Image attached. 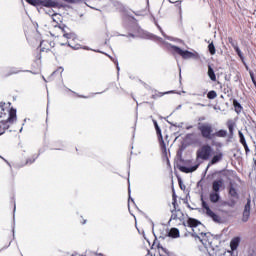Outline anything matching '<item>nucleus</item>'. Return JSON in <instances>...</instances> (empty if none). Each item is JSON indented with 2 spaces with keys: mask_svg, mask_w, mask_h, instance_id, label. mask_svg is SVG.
<instances>
[{
  "mask_svg": "<svg viewBox=\"0 0 256 256\" xmlns=\"http://www.w3.org/2000/svg\"><path fill=\"white\" fill-rule=\"evenodd\" d=\"M197 130L200 133V137L205 141H213L217 137L225 138L227 137V130L220 129L215 132V127L211 123H198Z\"/></svg>",
  "mask_w": 256,
  "mask_h": 256,
  "instance_id": "nucleus-1",
  "label": "nucleus"
},
{
  "mask_svg": "<svg viewBox=\"0 0 256 256\" xmlns=\"http://www.w3.org/2000/svg\"><path fill=\"white\" fill-rule=\"evenodd\" d=\"M59 29H61L63 37L67 39L68 47H71V49H79L81 47V45L73 43L77 39V34L73 33L69 27L59 26Z\"/></svg>",
  "mask_w": 256,
  "mask_h": 256,
  "instance_id": "nucleus-2",
  "label": "nucleus"
},
{
  "mask_svg": "<svg viewBox=\"0 0 256 256\" xmlns=\"http://www.w3.org/2000/svg\"><path fill=\"white\" fill-rule=\"evenodd\" d=\"M213 151V148H211V145L205 144L196 152V161H199L201 159L202 161H209V157H211V153Z\"/></svg>",
  "mask_w": 256,
  "mask_h": 256,
  "instance_id": "nucleus-3",
  "label": "nucleus"
},
{
  "mask_svg": "<svg viewBox=\"0 0 256 256\" xmlns=\"http://www.w3.org/2000/svg\"><path fill=\"white\" fill-rule=\"evenodd\" d=\"M170 51H172L173 55H179L182 59H193L195 54L189 50H183L175 45H170Z\"/></svg>",
  "mask_w": 256,
  "mask_h": 256,
  "instance_id": "nucleus-4",
  "label": "nucleus"
},
{
  "mask_svg": "<svg viewBox=\"0 0 256 256\" xmlns=\"http://www.w3.org/2000/svg\"><path fill=\"white\" fill-rule=\"evenodd\" d=\"M202 207H203V209H205L206 215L208 217H210V219L215 221V223H219V221H221V217H219V215L215 214V212H213V210H211V208L209 207V204H207V202L202 201Z\"/></svg>",
  "mask_w": 256,
  "mask_h": 256,
  "instance_id": "nucleus-5",
  "label": "nucleus"
},
{
  "mask_svg": "<svg viewBox=\"0 0 256 256\" xmlns=\"http://www.w3.org/2000/svg\"><path fill=\"white\" fill-rule=\"evenodd\" d=\"M187 141H189L190 145H196L200 146L202 141H201V135L197 133H189L186 135Z\"/></svg>",
  "mask_w": 256,
  "mask_h": 256,
  "instance_id": "nucleus-6",
  "label": "nucleus"
},
{
  "mask_svg": "<svg viewBox=\"0 0 256 256\" xmlns=\"http://www.w3.org/2000/svg\"><path fill=\"white\" fill-rule=\"evenodd\" d=\"M228 195L230 197H232V199H236L238 201V199H239V191L237 190V183L229 182V185H228Z\"/></svg>",
  "mask_w": 256,
  "mask_h": 256,
  "instance_id": "nucleus-7",
  "label": "nucleus"
},
{
  "mask_svg": "<svg viewBox=\"0 0 256 256\" xmlns=\"http://www.w3.org/2000/svg\"><path fill=\"white\" fill-rule=\"evenodd\" d=\"M53 47H55V42L53 41L43 40L40 42V51L42 53H49Z\"/></svg>",
  "mask_w": 256,
  "mask_h": 256,
  "instance_id": "nucleus-8",
  "label": "nucleus"
},
{
  "mask_svg": "<svg viewBox=\"0 0 256 256\" xmlns=\"http://www.w3.org/2000/svg\"><path fill=\"white\" fill-rule=\"evenodd\" d=\"M156 129V133L159 139V143H160V149L162 151V154L167 157V146L165 145V140H163V134H161V128H155Z\"/></svg>",
  "mask_w": 256,
  "mask_h": 256,
  "instance_id": "nucleus-9",
  "label": "nucleus"
},
{
  "mask_svg": "<svg viewBox=\"0 0 256 256\" xmlns=\"http://www.w3.org/2000/svg\"><path fill=\"white\" fill-rule=\"evenodd\" d=\"M221 189H225V181L220 178L212 182V191L215 193H221Z\"/></svg>",
  "mask_w": 256,
  "mask_h": 256,
  "instance_id": "nucleus-10",
  "label": "nucleus"
},
{
  "mask_svg": "<svg viewBox=\"0 0 256 256\" xmlns=\"http://www.w3.org/2000/svg\"><path fill=\"white\" fill-rule=\"evenodd\" d=\"M228 42L233 47L234 51H236L238 57H240V59H243V52H241V49H239V44L237 43V40L233 39V37H228Z\"/></svg>",
  "mask_w": 256,
  "mask_h": 256,
  "instance_id": "nucleus-11",
  "label": "nucleus"
},
{
  "mask_svg": "<svg viewBox=\"0 0 256 256\" xmlns=\"http://www.w3.org/2000/svg\"><path fill=\"white\" fill-rule=\"evenodd\" d=\"M5 121L10 126L13 125L14 121H17V110L15 108L9 110V117Z\"/></svg>",
  "mask_w": 256,
  "mask_h": 256,
  "instance_id": "nucleus-12",
  "label": "nucleus"
},
{
  "mask_svg": "<svg viewBox=\"0 0 256 256\" xmlns=\"http://www.w3.org/2000/svg\"><path fill=\"white\" fill-rule=\"evenodd\" d=\"M221 161H223V154L222 152H217L208 163V167H211V165H217V163Z\"/></svg>",
  "mask_w": 256,
  "mask_h": 256,
  "instance_id": "nucleus-13",
  "label": "nucleus"
},
{
  "mask_svg": "<svg viewBox=\"0 0 256 256\" xmlns=\"http://www.w3.org/2000/svg\"><path fill=\"white\" fill-rule=\"evenodd\" d=\"M62 20H63V17L61 16V14L54 13L52 15L53 27H61Z\"/></svg>",
  "mask_w": 256,
  "mask_h": 256,
  "instance_id": "nucleus-14",
  "label": "nucleus"
},
{
  "mask_svg": "<svg viewBox=\"0 0 256 256\" xmlns=\"http://www.w3.org/2000/svg\"><path fill=\"white\" fill-rule=\"evenodd\" d=\"M42 7H59V3L55 0H40Z\"/></svg>",
  "mask_w": 256,
  "mask_h": 256,
  "instance_id": "nucleus-15",
  "label": "nucleus"
},
{
  "mask_svg": "<svg viewBox=\"0 0 256 256\" xmlns=\"http://www.w3.org/2000/svg\"><path fill=\"white\" fill-rule=\"evenodd\" d=\"M199 165H201L200 163L191 166V167H185V166H181L179 168L180 171H182V173H193L194 171H197V169H199Z\"/></svg>",
  "mask_w": 256,
  "mask_h": 256,
  "instance_id": "nucleus-16",
  "label": "nucleus"
},
{
  "mask_svg": "<svg viewBox=\"0 0 256 256\" xmlns=\"http://www.w3.org/2000/svg\"><path fill=\"white\" fill-rule=\"evenodd\" d=\"M241 243L240 237H234L230 241V249L231 251H237V248L239 247V244Z\"/></svg>",
  "mask_w": 256,
  "mask_h": 256,
  "instance_id": "nucleus-17",
  "label": "nucleus"
},
{
  "mask_svg": "<svg viewBox=\"0 0 256 256\" xmlns=\"http://www.w3.org/2000/svg\"><path fill=\"white\" fill-rule=\"evenodd\" d=\"M219 199H221V196L219 195V192H211L209 195V200L211 203H219Z\"/></svg>",
  "mask_w": 256,
  "mask_h": 256,
  "instance_id": "nucleus-18",
  "label": "nucleus"
},
{
  "mask_svg": "<svg viewBox=\"0 0 256 256\" xmlns=\"http://www.w3.org/2000/svg\"><path fill=\"white\" fill-rule=\"evenodd\" d=\"M187 225L191 227V229H195V227L201 225V222L195 218H188Z\"/></svg>",
  "mask_w": 256,
  "mask_h": 256,
  "instance_id": "nucleus-19",
  "label": "nucleus"
},
{
  "mask_svg": "<svg viewBox=\"0 0 256 256\" xmlns=\"http://www.w3.org/2000/svg\"><path fill=\"white\" fill-rule=\"evenodd\" d=\"M233 107H234V111H235V113H237V115H239V113H241L243 111V106H241V103H239V101H237V99L233 100Z\"/></svg>",
  "mask_w": 256,
  "mask_h": 256,
  "instance_id": "nucleus-20",
  "label": "nucleus"
},
{
  "mask_svg": "<svg viewBox=\"0 0 256 256\" xmlns=\"http://www.w3.org/2000/svg\"><path fill=\"white\" fill-rule=\"evenodd\" d=\"M180 233H179V229L177 228H171L169 233H168V237H172V239H177L179 238Z\"/></svg>",
  "mask_w": 256,
  "mask_h": 256,
  "instance_id": "nucleus-21",
  "label": "nucleus"
},
{
  "mask_svg": "<svg viewBox=\"0 0 256 256\" xmlns=\"http://www.w3.org/2000/svg\"><path fill=\"white\" fill-rule=\"evenodd\" d=\"M9 127L10 125L6 122V120L0 121V135H3V133L9 129Z\"/></svg>",
  "mask_w": 256,
  "mask_h": 256,
  "instance_id": "nucleus-22",
  "label": "nucleus"
},
{
  "mask_svg": "<svg viewBox=\"0 0 256 256\" xmlns=\"http://www.w3.org/2000/svg\"><path fill=\"white\" fill-rule=\"evenodd\" d=\"M208 77L212 81H217V76L215 75V71L213 70V67H211V65H208Z\"/></svg>",
  "mask_w": 256,
  "mask_h": 256,
  "instance_id": "nucleus-23",
  "label": "nucleus"
},
{
  "mask_svg": "<svg viewBox=\"0 0 256 256\" xmlns=\"http://www.w3.org/2000/svg\"><path fill=\"white\" fill-rule=\"evenodd\" d=\"M226 125H227V128H228V130H229L230 135H233V131H234V129H235V121H233V120H228V121L226 122Z\"/></svg>",
  "mask_w": 256,
  "mask_h": 256,
  "instance_id": "nucleus-24",
  "label": "nucleus"
},
{
  "mask_svg": "<svg viewBox=\"0 0 256 256\" xmlns=\"http://www.w3.org/2000/svg\"><path fill=\"white\" fill-rule=\"evenodd\" d=\"M41 53H43V51H41V48H37L34 53H33V57L35 61H41Z\"/></svg>",
  "mask_w": 256,
  "mask_h": 256,
  "instance_id": "nucleus-25",
  "label": "nucleus"
},
{
  "mask_svg": "<svg viewBox=\"0 0 256 256\" xmlns=\"http://www.w3.org/2000/svg\"><path fill=\"white\" fill-rule=\"evenodd\" d=\"M17 74V71L14 70H5L2 74V79H7V77H11V75Z\"/></svg>",
  "mask_w": 256,
  "mask_h": 256,
  "instance_id": "nucleus-26",
  "label": "nucleus"
},
{
  "mask_svg": "<svg viewBox=\"0 0 256 256\" xmlns=\"http://www.w3.org/2000/svg\"><path fill=\"white\" fill-rule=\"evenodd\" d=\"M157 249L160 253V256H163L164 255L163 253H165V255H169V252L163 246H161L160 243L157 244Z\"/></svg>",
  "mask_w": 256,
  "mask_h": 256,
  "instance_id": "nucleus-27",
  "label": "nucleus"
},
{
  "mask_svg": "<svg viewBox=\"0 0 256 256\" xmlns=\"http://www.w3.org/2000/svg\"><path fill=\"white\" fill-rule=\"evenodd\" d=\"M208 51H209L210 55H215V53H217V50L215 49V44H213V42H211L208 45Z\"/></svg>",
  "mask_w": 256,
  "mask_h": 256,
  "instance_id": "nucleus-28",
  "label": "nucleus"
},
{
  "mask_svg": "<svg viewBox=\"0 0 256 256\" xmlns=\"http://www.w3.org/2000/svg\"><path fill=\"white\" fill-rule=\"evenodd\" d=\"M163 95H167V92H155L151 95V99H159L163 97Z\"/></svg>",
  "mask_w": 256,
  "mask_h": 256,
  "instance_id": "nucleus-29",
  "label": "nucleus"
},
{
  "mask_svg": "<svg viewBox=\"0 0 256 256\" xmlns=\"http://www.w3.org/2000/svg\"><path fill=\"white\" fill-rule=\"evenodd\" d=\"M222 205H227L228 207H235L237 205V200L230 199L229 202H223Z\"/></svg>",
  "mask_w": 256,
  "mask_h": 256,
  "instance_id": "nucleus-30",
  "label": "nucleus"
},
{
  "mask_svg": "<svg viewBox=\"0 0 256 256\" xmlns=\"http://www.w3.org/2000/svg\"><path fill=\"white\" fill-rule=\"evenodd\" d=\"M250 215H251V211H249V210H244V211H243V218H242V221H244V222L249 221Z\"/></svg>",
  "mask_w": 256,
  "mask_h": 256,
  "instance_id": "nucleus-31",
  "label": "nucleus"
},
{
  "mask_svg": "<svg viewBox=\"0 0 256 256\" xmlns=\"http://www.w3.org/2000/svg\"><path fill=\"white\" fill-rule=\"evenodd\" d=\"M29 5H33V7H39L41 0H25Z\"/></svg>",
  "mask_w": 256,
  "mask_h": 256,
  "instance_id": "nucleus-32",
  "label": "nucleus"
},
{
  "mask_svg": "<svg viewBox=\"0 0 256 256\" xmlns=\"http://www.w3.org/2000/svg\"><path fill=\"white\" fill-rule=\"evenodd\" d=\"M208 99H217V92L215 90L209 91L207 93Z\"/></svg>",
  "mask_w": 256,
  "mask_h": 256,
  "instance_id": "nucleus-33",
  "label": "nucleus"
},
{
  "mask_svg": "<svg viewBox=\"0 0 256 256\" xmlns=\"http://www.w3.org/2000/svg\"><path fill=\"white\" fill-rule=\"evenodd\" d=\"M238 135L241 145H247V141L245 140V135H243V132L239 131Z\"/></svg>",
  "mask_w": 256,
  "mask_h": 256,
  "instance_id": "nucleus-34",
  "label": "nucleus"
},
{
  "mask_svg": "<svg viewBox=\"0 0 256 256\" xmlns=\"http://www.w3.org/2000/svg\"><path fill=\"white\" fill-rule=\"evenodd\" d=\"M179 214L182 215L181 211H179V210L175 211L174 213H172L171 219H173V220H175V221H176L177 219H180Z\"/></svg>",
  "mask_w": 256,
  "mask_h": 256,
  "instance_id": "nucleus-35",
  "label": "nucleus"
},
{
  "mask_svg": "<svg viewBox=\"0 0 256 256\" xmlns=\"http://www.w3.org/2000/svg\"><path fill=\"white\" fill-rule=\"evenodd\" d=\"M244 211H251V199H247V203L245 204Z\"/></svg>",
  "mask_w": 256,
  "mask_h": 256,
  "instance_id": "nucleus-36",
  "label": "nucleus"
},
{
  "mask_svg": "<svg viewBox=\"0 0 256 256\" xmlns=\"http://www.w3.org/2000/svg\"><path fill=\"white\" fill-rule=\"evenodd\" d=\"M243 147H244V149H245L246 155H248V153L251 151V150L249 149V146H248L247 144H244Z\"/></svg>",
  "mask_w": 256,
  "mask_h": 256,
  "instance_id": "nucleus-37",
  "label": "nucleus"
},
{
  "mask_svg": "<svg viewBox=\"0 0 256 256\" xmlns=\"http://www.w3.org/2000/svg\"><path fill=\"white\" fill-rule=\"evenodd\" d=\"M153 123H154V127H155V129L159 128V124L157 123V121H156V120H153Z\"/></svg>",
  "mask_w": 256,
  "mask_h": 256,
  "instance_id": "nucleus-38",
  "label": "nucleus"
},
{
  "mask_svg": "<svg viewBox=\"0 0 256 256\" xmlns=\"http://www.w3.org/2000/svg\"><path fill=\"white\" fill-rule=\"evenodd\" d=\"M80 223H81L82 225H85V223H87V220H85V219L82 218V219L80 220Z\"/></svg>",
  "mask_w": 256,
  "mask_h": 256,
  "instance_id": "nucleus-39",
  "label": "nucleus"
},
{
  "mask_svg": "<svg viewBox=\"0 0 256 256\" xmlns=\"http://www.w3.org/2000/svg\"><path fill=\"white\" fill-rule=\"evenodd\" d=\"M78 97H80L81 99H89L88 96H83V95H78Z\"/></svg>",
  "mask_w": 256,
  "mask_h": 256,
  "instance_id": "nucleus-40",
  "label": "nucleus"
},
{
  "mask_svg": "<svg viewBox=\"0 0 256 256\" xmlns=\"http://www.w3.org/2000/svg\"><path fill=\"white\" fill-rule=\"evenodd\" d=\"M198 121H205V117H200Z\"/></svg>",
  "mask_w": 256,
  "mask_h": 256,
  "instance_id": "nucleus-41",
  "label": "nucleus"
},
{
  "mask_svg": "<svg viewBox=\"0 0 256 256\" xmlns=\"http://www.w3.org/2000/svg\"><path fill=\"white\" fill-rule=\"evenodd\" d=\"M200 241H201V243H202L203 245H205V244L207 243V241H204L203 239H200Z\"/></svg>",
  "mask_w": 256,
  "mask_h": 256,
  "instance_id": "nucleus-42",
  "label": "nucleus"
},
{
  "mask_svg": "<svg viewBox=\"0 0 256 256\" xmlns=\"http://www.w3.org/2000/svg\"><path fill=\"white\" fill-rule=\"evenodd\" d=\"M66 1L67 3H73V0H64Z\"/></svg>",
  "mask_w": 256,
  "mask_h": 256,
  "instance_id": "nucleus-43",
  "label": "nucleus"
},
{
  "mask_svg": "<svg viewBox=\"0 0 256 256\" xmlns=\"http://www.w3.org/2000/svg\"><path fill=\"white\" fill-rule=\"evenodd\" d=\"M201 237H205L206 233H200Z\"/></svg>",
  "mask_w": 256,
  "mask_h": 256,
  "instance_id": "nucleus-44",
  "label": "nucleus"
},
{
  "mask_svg": "<svg viewBox=\"0 0 256 256\" xmlns=\"http://www.w3.org/2000/svg\"><path fill=\"white\" fill-rule=\"evenodd\" d=\"M179 185H180V188L183 189V186L181 185V180H179Z\"/></svg>",
  "mask_w": 256,
  "mask_h": 256,
  "instance_id": "nucleus-45",
  "label": "nucleus"
},
{
  "mask_svg": "<svg viewBox=\"0 0 256 256\" xmlns=\"http://www.w3.org/2000/svg\"><path fill=\"white\" fill-rule=\"evenodd\" d=\"M254 165H256V160H254Z\"/></svg>",
  "mask_w": 256,
  "mask_h": 256,
  "instance_id": "nucleus-46",
  "label": "nucleus"
}]
</instances>
